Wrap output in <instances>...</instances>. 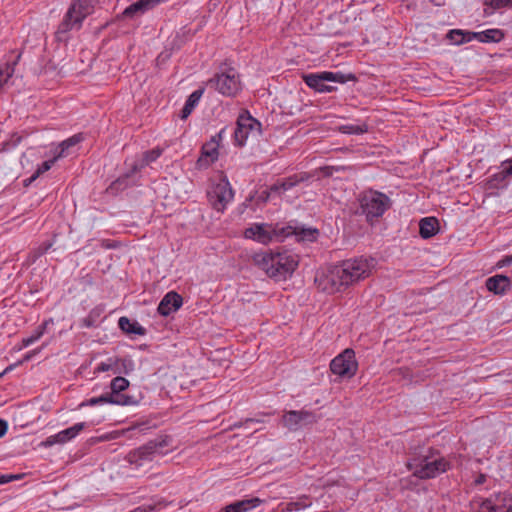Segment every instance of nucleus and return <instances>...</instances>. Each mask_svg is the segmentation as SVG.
<instances>
[{
    "label": "nucleus",
    "instance_id": "1",
    "mask_svg": "<svg viewBox=\"0 0 512 512\" xmlns=\"http://www.w3.org/2000/svg\"><path fill=\"white\" fill-rule=\"evenodd\" d=\"M376 264L377 260L373 257L348 259L317 276L315 282L318 289L325 293L343 292L350 285L368 277Z\"/></svg>",
    "mask_w": 512,
    "mask_h": 512
},
{
    "label": "nucleus",
    "instance_id": "2",
    "mask_svg": "<svg viewBox=\"0 0 512 512\" xmlns=\"http://www.w3.org/2000/svg\"><path fill=\"white\" fill-rule=\"evenodd\" d=\"M319 231L315 228H304L288 225H272L267 223H255L244 231L247 239L255 240L262 244H268L274 240L283 241L294 235L297 241L313 242L317 239Z\"/></svg>",
    "mask_w": 512,
    "mask_h": 512
},
{
    "label": "nucleus",
    "instance_id": "3",
    "mask_svg": "<svg viewBox=\"0 0 512 512\" xmlns=\"http://www.w3.org/2000/svg\"><path fill=\"white\" fill-rule=\"evenodd\" d=\"M406 467L416 478L428 480L448 471L451 468V463L442 456L438 449L428 447L411 454Z\"/></svg>",
    "mask_w": 512,
    "mask_h": 512
},
{
    "label": "nucleus",
    "instance_id": "4",
    "mask_svg": "<svg viewBox=\"0 0 512 512\" xmlns=\"http://www.w3.org/2000/svg\"><path fill=\"white\" fill-rule=\"evenodd\" d=\"M256 264L276 281L291 276L298 266V257L287 251L262 253L254 257Z\"/></svg>",
    "mask_w": 512,
    "mask_h": 512
},
{
    "label": "nucleus",
    "instance_id": "5",
    "mask_svg": "<svg viewBox=\"0 0 512 512\" xmlns=\"http://www.w3.org/2000/svg\"><path fill=\"white\" fill-rule=\"evenodd\" d=\"M173 438L170 435H159L136 449L131 450L126 460L136 468L152 462L158 456H164L173 450Z\"/></svg>",
    "mask_w": 512,
    "mask_h": 512
},
{
    "label": "nucleus",
    "instance_id": "6",
    "mask_svg": "<svg viewBox=\"0 0 512 512\" xmlns=\"http://www.w3.org/2000/svg\"><path fill=\"white\" fill-rule=\"evenodd\" d=\"M357 201L359 209L356 211V214L364 215L366 221L371 225L378 221L392 206L389 196L374 189L362 191L358 195Z\"/></svg>",
    "mask_w": 512,
    "mask_h": 512
},
{
    "label": "nucleus",
    "instance_id": "7",
    "mask_svg": "<svg viewBox=\"0 0 512 512\" xmlns=\"http://www.w3.org/2000/svg\"><path fill=\"white\" fill-rule=\"evenodd\" d=\"M261 134V123L251 116L248 110H242L237 117L236 128L233 133V142L236 146L245 145L249 134Z\"/></svg>",
    "mask_w": 512,
    "mask_h": 512
},
{
    "label": "nucleus",
    "instance_id": "8",
    "mask_svg": "<svg viewBox=\"0 0 512 512\" xmlns=\"http://www.w3.org/2000/svg\"><path fill=\"white\" fill-rule=\"evenodd\" d=\"M357 369L358 362L355 357V352L351 348L345 349L330 363L331 372L338 375L340 378H352L356 374Z\"/></svg>",
    "mask_w": 512,
    "mask_h": 512
},
{
    "label": "nucleus",
    "instance_id": "9",
    "mask_svg": "<svg viewBox=\"0 0 512 512\" xmlns=\"http://www.w3.org/2000/svg\"><path fill=\"white\" fill-rule=\"evenodd\" d=\"M319 416L313 411L308 410H290L282 416V424L290 431H297L309 425L317 423Z\"/></svg>",
    "mask_w": 512,
    "mask_h": 512
},
{
    "label": "nucleus",
    "instance_id": "10",
    "mask_svg": "<svg viewBox=\"0 0 512 512\" xmlns=\"http://www.w3.org/2000/svg\"><path fill=\"white\" fill-rule=\"evenodd\" d=\"M223 133L224 129H221L216 135L212 136L209 141L202 145L201 155L196 163L199 169L207 168L218 160Z\"/></svg>",
    "mask_w": 512,
    "mask_h": 512
},
{
    "label": "nucleus",
    "instance_id": "11",
    "mask_svg": "<svg viewBox=\"0 0 512 512\" xmlns=\"http://www.w3.org/2000/svg\"><path fill=\"white\" fill-rule=\"evenodd\" d=\"M512 510V496L507 492H500L482 500L479 512H506Z\"/></svg>",
    "mask_w": 512,
    "mask_h": 512
},
{
    "label": "nucleus",
    "instance_id": "12",
    "mask_svg": "<svg viewBox=\"0 0 512 512\" xmlns=\"http://www.w3.org/2000/svg\"><path fill=\"white\" fill-rule=\"evenodd\" d=\"M224 174L218 172V180L210 179V186L207 189V198L212 208L218 212L224 211Z\"/></svg>",
    "mask_w": 512,
    "mask_h": 512
},
{
    "label": "nucleus",
    "instance_id": "13",
    "mask_svg": "<svg viewBox=\"0 0 512 512\" xmlns=\"http://www.w3.org/2000/svg\"><path fill=\"white\" fill-rule=\"evenodd\" d=\"M86 426L87 424L85 422L76 423L73 426L62 430L55 435L47 437L42 442V446L51 447L55 444H64L75 438Z\"/></svg>",
    "mask_w": 512,
    "mask_h": 512
},
{
    "label": "nucleus",
    "instance_id": "14",
    "mask_svg": "<svg viewBox=\"0 0 512 512\" xmlns=\"http://www.w3.org/2000/svg\"><path fill=\"white\" fill-rule=\"evenodd\" d=\"M129 387V381L122 377L117 376L112 379L110 383L111 392L108 393L109 396H112L114 399L123 401L121 398H128L129 403H115V405L120 406H131L136 405L138 402L134 399L133 396L122 394L124 390H126Z\"/></svg>",
    "mask_w": 512,
    "mask_h": 512
},
{
    "label": "nucleus",
    "instance_id": "15",
    "mask_svg": "<svg viewBox=\"0 0 512 512\" xmlns=\"http://www.w3.org/2000/svg\"><path fill=\"white\" fill-rule=\"evenodd\" d=\"M183 304V298L175 291L168 292L160 301L157 311L162 316L176 312Z\"/></svg>",
    "mask_w": 512,
    "mask_h": 512
},
{
    "label": "nucleus",
    "instance_id": "16",
    "mask_svg": "<svg viewBox=\"0 0 512 512\" xmlns=\"http://www.w3.org/2000/svg\"><path fill=\"white\" fill-rule=\"evenodd\" d=\"M76 15L73 14V8H69L66 14L64 15L62 21L58 25V28L55 32V37L57 41L63 42L68 39V32L72 29H80L82 23H76Z\"/></svg>",
    "mask_w": 512,
    "mask_h": 512
},
{
    "label": "nucleus",
    "instance_id": "17",
    "mask_svg": "<svg viewBox=\"0 0 512 512\" xmlns=\"http://www.w3.org/2000/svg\"><path fill=\"white\" fill-rule=\"evenodd\" d=\"M511 285L510 278L501 274L489 277L486 280V288L496 295H503L506 291L510 290Z\"/></svg>",
    "mask_w": 512,
    "mask_h": 512
},
{
    "label": "nucleus",
    "instance_id": "18",
    "mask_svg": "<svg viewBox=\"0 0 512 512\" xmlns=\"http://www.w3.org/2000/svg\"><path fill=\"white\" fill-rule=\"evenodd\" d=\"M96 0H73L69 8H73L76 23H83L84 19L93 12Z\"/></svg>",
    "mask_w": 512,
    "mask_h": 512
},
{
    "label": "nucleus",
    "instance_id": "19",
    "mask_svg": "<svg viewBox=\"0 0 512 512\" xmlns=\"http://www.w3.org/2000/svg\"><path fill=\"white\" fill-rule=\"evenodd\" d=\"M242 90L239 73L226 63V96H236Z\"/></svg>",
    "mask_w": 512,
    "mask_h": 512
},
{
    "label": "nucleus",
    "instance_id": "20",
    "mask_svg": "<svg viewBox=\"0 0 512 512\" xmlns=\"http://www.w3.org/2000/svg\"><path fill=\"white\" fill-rule=\"evenodd\" d=\"M270 195L271 194L270 191H268V189L260 192L259 194L257 191L250 193L246 200L241 204L240 213H243L244 209L247 208L249 205L251 209L255 211L257 207L264 205L269 201Z\"/></svg>",
    "mask_w": 512,
    "mask_h": 512
},
{
    "label": "nucleus",
    "instance_id": "21",
    "mask_svg": "<svg viewBox=\"0 0 512 512\" xmlns=\"http://www.w3.org/2000/svg\"><path fill=\"white\" fill-rule=\"evenodd\" d=\"M263 502L264 500L258 497L239 500L229 505H226V512H248L258 507Z\"/></svg>",
    "mask_w": 512,
    "mask_h": 512
},
{
    "label": "nucleus",
    "instance_id": "22",
    "mask_svg": "<svg viewBox=\"0 0 512 512\" xmlns=\"http://www.w3.org/2000/svg\"><path fill=\"white\" fill-rule=\"evenodd\" d=\"M439 231V221L436 217H425L419 222V234L423 239H429Z\"/></svg>",
    "mask_w": 512,
    "mask_h": 512
},
{
    "label": "nucleus",
    "instance_id": "23",
    "mask_svg": "<svg viewBox=\"0 0 512 512\" xmlns=\"http://www.w3.org/2000/svg\"><path fill=\"white\" fill-rule=\"evenodd\" d=\"M120 330L127 335L144 336L147 330L141 326L137 321H131L128 317L122 316L118 320Z\"/></svg>",
    "mask_w": 512,
    "mask_h": 512
},
{
    "label": "nucleus",
    "instance_id": "24",
    "mask_svg": "<svg viewBox=\"0 0 512 512\" xmlns=\"http://www.w3.org/2000/svg\"><path fill=\"white\" fill-rule=\"evenodd\" d=\"M203 92H204V89L200 88V89L193 91L188 96V98L184 104V107L182 108L181 113L179 115L182 120H185L190 116V114L192 113V111L194 110L196 105L198 104L201 96L203 95Z\"/></svg>",
    "mask_w": 512,
    "mask_h": 512
},
{
    "label": "nucleus",
    "instance_id": "25",
    "mask_svg": "<svg viewBox=\"0 0 512 512\" xmlns=\"http://www.w3.org/2000/svg\"><path fill=\"white\" fill-rule=\"evenodd\" d=\"M305 84L314 89L316 92H320V88H324L325 82H327L326 71L320 73H310L303 75Z\"/></svg>",
    "mask_w": 512,
    "mask_h": 512
},
{
    "label": "nucleus",
    "instance_id": "26",
    "mask_svg": "<svg viewBox=\"0 0 512 512\" xmlns=\"http://www.w3.org/2000/svg\"><path fill=\"white\" fill-rule=\"evenodd\" d=\"M12 53L16 54L15 59L13 61H8L5 67H0V88L7 83L9 78L12 77L15 71V66L19 62L22 56V52L20 51H12Z\"/></svg>",
    "mask_w": 512,
    "mask_h": 512
},
{
    "label": "nucleus",
    "instance_id": "27",
    "mask_svg": "<svg viewBox=\"0 0 512 512\" xmlns=\"http://www.w3.org/2000/svg\"><path fill=\"white\" fill-rule=\"evenodd\" d=\"M153 4L151 0H138L123 11V16L126 18H132L138 13H144L149 8H152Z\"/></svg>",
    "mask_w": 512,
    "mask_h": 512
},
{
    "label": "nucleus",
    "instance_id": "28",
    "mask_svg": "<svg viewBox=\"0 0 512 512\" xmlns=\"http://www.w3.org/2000/svg\"><path fill=\"white\" fill-rule=\"evenodd\" d=\"M484 15L490 16L494 14L495 11L508 8L512 9V0H484Z\"/></svg>",
    "mask_w": 512,
    "mask_h": 512
},
{
    "label": "nucleus",
    "instance_id": "29",
    "mask_svg": "<svg viewBox=\"0 0 512 512\" xmlns=\"http://www.w3.org/2000/svg\"><path fill=\"white\" fill-rule=\"evenodd\" d=\"M105 312L104 305L95 306L89 314L82 319L81 326L85 328L95 327L102 314Z\"/></svg>",
    "mask_w": 512,
    "mask_h": 512
},
{
    "label": "nucleus",
    "instance_id": "30",
    "mask_svg": "<svg viewBox=\"0 0 512 512\" xmlns=\"http://www.w3.org/2000/svg\"><path fill=\"white\" fill-rule=\"evenodd\" d=\"M123 401H119L114 399L112 396H109L108 393L102 394L99 397H93L81 404V406H95L98 404H115V403H129L128 398H121Z\"/></svg>",
    "mask_w": 512,
    "mask_h": 512
},
{
    "label": "nucleus",
    "instance_id": "31",
    "mask_svg": "<svg viewBox=\"0 0 512 512\" xmlns=\"http://www.w3.org/2000/svg\"><path fill=\"white\" fill-rule=\"evenodd\" d=\"M134 361L130 357H115V374H129L134 370Z\"/></svg>",
    "mask_w": 512,
    "mask_h": 512
},
{
    "label": "nucleus",
    "instance_id": "32",
    "mask_svg": "<svg viewBox=\"0 0 512 512\" xmlns=\"http://www.w3.org/2000/svg\"><path fill=\"white\" fill-rule=\"evenodd\" d=\"M505 37L504 32L501 29L492 28L485 31H481V42L482 43H499Z\"/></svg>",
    "mask_w": 512,
    "mask_h": 512
},
{
    "label": "nucleus",
    "instance_id": "33",
    "mask_svg": "<svg viewBox=\"0 0 512 512\" xmlns=\"http://www.w3.org/2000/svg\"><path fill=\"white\" fill-rule=\"evenodd\" d=\"M84 139H85V136H84L83 133H77V134H74L73 136L69 137L68 139L62 141L60 143V145H59L60 152H59L57 157H64V156H66V151L70 147H73V146L79 144Z\"/></svg>",
    "mask_w": 512,
    "mask_h": 512
},
{
    "label": "nucleus",
    "instance_id": "34",
    "mask_svg": "<svg viewBox=\"0 0 512 512\" xmlns=\"http://www.w3.org/2000/svg\"><path fill=\"white\" fill-rule=\"evenodd\" d=\"M326 78L330 82H336L340 84H344L348 81H357V77L353 73L326 71Z\"/></svg>",
    "mask_w": 512,
    "mask_h": 512
},
{
    "label": "nucleus",
    "instance_id": "35",
    "mask_svg": "<svg viewBox=\"0 0 512 512\" xmlns=\"http://www.w3.org/2000/svg\"><path fill=\"white\" fill-rule=\"evenodd\" d=\"M446 38L454 45H461L467 43L466 30L452 29L446 34Z\"/></svg>",
    "mask_w": 512,
    "mask_h": 512
},
{
    "label": "nucleus",
    "instance_id": "36",
    "mask_svg": "<svg viewBox=\"0 0 512 512\" xmlns=\"http://www.w3.org/2000/svg\"><path fill=\"white\" fill-rule=\"evenodd\" d=\"M223 76L224 72L216 73L206 82L207 88L224 94V80L222 79Z\"/></svg>",
    "mask_w": 512,
    "mask_h": 512
},
{
    "label": "nucleus",
    "instance_id": "37",
    "mask_svg": "<svg viewBox=\"0 0 512 512\" xmlns=\"http://www.w3.org/2000/svg\"><path fill=\"white\" fill-rule=\"evenodd\" d=\"M53 245L52 241H44L41 243L37 248L33 249L29 253V259L32 262H35L37 259H39L41 256H43Z\"/></svg>",
    "mask_w": 512,
    "mask_h": 512
},
{
    "label": "nucleus",
    "instance_id": "38",
    "mask_svg": "<svg viewBox=\"0 0 512 512\" xmlns=\"http://www.w3.org/2000/svg\"><path fill=\"white\" fill-rule=\"evenodd\" d=\"M130 185L129 182V174H123L119 176L116 180H114L108 190L110 191H120L126 189Z\"/></svg>",
    "mask_w": 512,
    "mask_h": 512
},
{
    "label": "nucleus",
    "instance_id": "39",
    "mask_svg": "<svg viewBox=\"0 0 512 512\" xmlns=\"http://www.w3.org/2000/svg\"><path fill=\"white\" fill-rule=\"evenodd\" d=\"M162 154V149L155 148L143 153L142 166H147L156 161Z\"/></svg>",
    "mask_w": 512,
    "mask_h": 512
},
{
    "label": "nucleus",
    "instance_id": "40",
    "mask_svg": "<svg viewBox=\"0 0 512 512\" xmlns=\"http://www.w3.org/2000/svg\"><path fill=\"white\" fill-rule=\"evenodd\" d=\"M22 139L23 138L21 135H19L18 133H13L8 140L2 143L0 152L8 151L10 149L17 147L21 143Z\"/></svg>",
    "mask_w": 512,
    "mask_h": 512
},
{
    "label": "nucleus",
    "instance_id": "41",
    "mask_svg": "<svg viewBox=\"0 0 512 512\" xmlns=\"http://www.w3.org/2000/svg\"><path fill=\"white\" fill-rule=\"evenodd\" d=\"M302 179H298L296 175L287 177L285 179L279 180L280 187L282 191H287L296 186Z\"/></svg>",
    "mask_w": 512,
    "mask_h": 512
},
{
    "label": "nucleus",
    "instance_id": "42",
    "mask_svg": "<svg viewBox=\"0 0 512 512\" xmlns=\"http://www.w3.org/2000/svg\"><path fill=\"white\" fill-rule=\"evenodd\" d=\"M339 131L345 134H362L365 130L359 125H342L339 127Z\"/></svg>",
    "mask_w": 512,
    "mask_h": 512
},
{
    "label": "nucleus",
    "instance_id": "43",
    "mask_svg": "<svg viewBox=\"0 0 512 512\" xmlns=\"http://www.w3.org/2000/svg\"><path fill=\"white\" fill-rule=\"evenodd\" d=\"M115 369V357L109 358L107 362H101L95 369V372H107L112 370L114 372Z\"/></svg>",
    "mask_w": 512,
    "mask_h": 512
},
{
    "label": "nucleus",
    "instance_id": "44",
    "mask_svg": "<svg viewBox=\"0 0 512 512\" xmlns=\"http://www.w3.org/2000/svg\"><path fill=\"white\" fill-rule=\"evenodd\" d=\"M58 157H55L53 159H50V160H46L44 162H42L36 169V171L34 172L36 174V176H40L42 175L43 173L49 171L51 169V167L53 166L54 162L56 161Z\"/></svg>",
    "mask_w": 512,
    "mask_h": 512
},
{
    "label": "nucleus",
    "instance_id": "45",
    "mask_svg": "<svg viewBox=\"0 0 512 512\" xmlns=\"http://www.w3.org/2000/svg\"><path fill=\"white\" fill-rule=\"evenodd\" d=\"M309 505H310V503H306V502H302V501L289 502V503H287L286 509L288 511L300 510L302 508L308 507Z\"/></svg>",
    "mask_w": 512,
    "mask_h": 512
},
{
    "label": "nucleus",
    "instance_id": "46",
    "mask_svg": "<svg viewBox=\"0 0 512 512\" xmlns=\"http://www.w3.org/2000/svg\"><path fill=\"white\" fill-rule=\"evenodd\" d=\"M156 508H157V506L155 504H144V505L136 508L132 512H153L156 510Z\"/></svg>",
    "mask_w": 512,
    "mask_h": 512
},
{
    "label": "nucleus",
    "instance_id": "47",
    "mask_svg": "<svg viewBox=\"0 0 512 512\" xmlns=\"http://www.w3.org/2000/svg\"><path fill=\"white\" fill-rule=\"evenodd\" d=\"M145 166H142V163L141 164H138L136 162H134L130 169L125 172V174H129V179L134 175L136 174L137 172H139L141 169H143Z\"/></svg>",
    "mask_w": 512,
    "mask_h": 512
},
{
    "label": "nucleus",
    "instance_id": "48",
    "mask_svg": "<svg viewBox=\"0 0 512 512\" xmlns=\"http://www.w3.org/2000/svg\"><path fill=\"white\" fill-rule=\"evenodd\" d=\"M512 175V160H510V165L504 168L501 172L496 174V177H501V179H505L508 176Z\"/></svg>",
    "mask_w": 512,
    "mask_h": 512
},
{
    "label": "nucleus",
    "instance_id": "49",
    "mask_svg": "<svg viewBox=\"0 0 512 512\" xmlns=\"http://www.w3.org/2000/svg\"><path fill=\"white\" fill-rule=\"evenodd\" d=\"M478 40L481 42V32H472V31H466V41L467 43L472 40Z\"/></svg>",
    "mask_w": 512,
    "mask_h": 512
},
{
    "label": "nucleus",
    "instance_id": "50",
    "mask_svg": "<svg viewBox=\"0 0 512 512\" xmlns=\"http://www.w3.org/2000/svg\"><path fill=\"white\" fill-rule=\"evenodd\" d=\"M50 324H54V320H53V318H49V319L44 320V322H43L41 325H39L37 328H38V329H39L43 334H45V333H46V331H47V328H48V326H49Z\"/></svg>",
    "mask_w": 512,
    "mask_h": 512
},
{
    "label": "nucleus",
    "instance_id": "51",
    "mask_svg": "<svg viewBox=\"0 0 512 512\" xmlns=\"http://www.w3.org/2000/svg\"><path fill=\"white\" fill-rule=\"evenodd\" d=\"M226 194H228L229 198L226 197V203L233 199L234 197V190L232 189L228 179L226 178Z\"/></svg>",
    "mask_w": 512,
    "mask_h": 512
},
{
    "label": "nucleus",
    "instance_id": "52",
    "mask_svg": "<svg viewBox=\"0 0 512 512\" xmlns=\"http://www.w3.org/2000/svg\"><path fill=\"white\" fill-rule=\"evenodd\" d=\"M8 430V423L4 419H0V438L3 437Z\"/></svg>",
    "mask_w": 512,
    "mask_h": 512
},
{
    "label": "nucleus",
    "instance_id": "53",
    "mask_svg": "<svg viewBox=\"0 0 512 512\" xmlns=\"http://www.w3.org/2000/svg\"><path fill=\"white\" fill-rule=\"evenodd\" d=\"M44 334L38 329L36 328L34 330V332L32 333V335L30 336L34 342H36L37 340H39Z\"/></svg>",
    "mask_w": 512,
    "mask_h": 512
},
{
    "label": "nucleus",
    "instance_id": "54",
    "mask_svg": "<svg viewBox=\"0 0 512 512\" xmlns=\"http://www.w3.org/2000/svg\"><path fill=\"white\" fill-rule=\"evenodd\" d=\"M18 477L15 476V475H0V480L3 481V484L4 483H8L14 479H17Z\"/></svg>",
    "mask_w": 512,
    "mask_h": 512
},
{
    "label": "nucleus",
    "instance_id": "55",
    "mask_svg": "<svg viewBox=\"0 0 512 512\" xmlns=\"http://www.w3.org/2000/svg\"><path fill=\"white\" fill-rule=\"evenodd\" d=\"M39 176H36L35 173H33L29 178L24 180V186L27 187L31 185Z\"/></svg>",
    "mask_w": 512,
    "mask_h": 512
},
{
    "label": "nucleus",
    "instance_id": "56",
    "mask_svg": "<svg viewBox=\"0 0 512 512\" xmlns=\"http://www.w3.org/2000/svg\"><path fill=\"white\" fill-rule=\"evenodd\" d=\"M268 191H270V194L272 192H280V191H282V188L280 187L279 181H277L276 183L271 185L270 188L268 189Z\"/></svg>",
    "mask_w": 512,
    "mask_h": 512
},
{
    "label": "nucleus",
    "instance_id": "57",
    "mask_svg": "<svg viewBox=\"0 0 512 512\" xmlns=\"http://www.w3.org/2000/svg\"><path fill=\"white\" fill-rule=\"evenodd\" d=\"M335 90H336V87L331 86V85H326V84H325V85H324V88H320V93H324V92H328V93H330V92H333V91H335Z\"/></svg>",
    "mask_w": 512,
    "mask_h": 512
},
{
    "label": "nucleus",
    "instance_id": "58",
    "mask_svg": "<svg viewBox=\"0 0 512 512\" xmlns=\"http://www.w3.org/2000/svg\"><path fill=\"white\" fill-rule=\"evenodd\" d=\"M485 481H486V475H484V474H479V475H478V477L475 479V484H476V485H481V484H483Z\"/></svg>",
    "mask_w": 512,
    "mask_h": 512
},
{
    "label": "nucleus",
    "instance_id": "59",
    "mask_svg": "<svg viewBox=\"0 0 512 512\" xmlns=\"http://www.w3.org/2000/svg\"><path fill=\"white\" fill-rule=\"evenodd\" d=\"M33 343H34V341L30 336L22 339V347H28Z\"/></svg>",
    "mask_w": 512,
    "mask_h": 512
},
{
    "label": "nucleus",
    "instance_id": "60",
    "mask_svg": "<svg viewBox=\"0 0 512 512\" xmlns=\"http://www.w3.org/2000/svg\"><path fill=\"white\" fill-rule=\"evenodd\" d=\"M39 352V350H33V351H30L28 352L25 356H24V361H28L30 360L35 354H37Z\"/></svg>",
    "mask_w": 512,
    "mask_h": 512
},
{
    "label": "nucleus",
    "instance_id": "61",
    "mask_svg": "<svg viewBox=\"0 0 512 512\" xmlns=\"http://www.w3.org/2000/svg\"><path fill=\"white\" fill-rule=\"evenodd\" d=\"M102 246L108 249L115 248L116 245L110 244L108 241H103Z\"/></svg>",
    "mask_w": 512,
    "mask_h": 512
},
{
    "label": "nucleus",
    "instance_id": "62",
    "mask_svg": "<svg viewBox=\"0 0 512 512\" xmlns=\"http://www.w3.org/2000/svg\"><path fill=\"white\" fill-rule=\"evenodd\" d=\"M502 262H506L507 264H511L512 263V254L509 255V256H506L505 258H503Z\"/></svg>",
    "mask_w": 512,
    "mask_h": 512
},
{
    "label": "nucleus",
    "instance_id": "63",
    "mask_svg": "<svg viewBox=\"0 0 512 512\" xmlns=\"http://www.w3.org/2000/svg\"><path fill=\"white\" fill-rule=\"evenodd\" d=\"M504 179H501V177H496V174L493 176V178L490 180V182L492 181H503Z\"/></svg>",
    "mask_w": 512,
    "mask_h": 512
},
{
    "label": "nucleus",
    "instance_id": "64",
    "mask_svg": "<svg viewBox=\"0 0 512 512\" xmlns=\"http://www.w3.org/2000/svg\"><path fill=\"white\" fill-rule=\"evenodd\" d=\"M505 265H508V264L506 262H502V260L498 262V266L499 267H502V266H505Z\"/></svg>",
    "mask_w": 512,
    "mask_h": 512
}]
</instances>
